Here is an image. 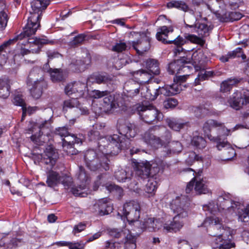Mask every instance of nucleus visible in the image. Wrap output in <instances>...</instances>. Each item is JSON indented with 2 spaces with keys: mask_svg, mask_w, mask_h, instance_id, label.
I'll use <instances>...</instances> for the list:
<instances>
[{
  "mask_svg": "<svg viewBox=\"0 0 249 249\" xmlns=\"http://www.w3.org/2000/svg\"><path fill=\"white\" fill-rule=\"evenodd\" d=\"M149 171H150V177L154 178L155 176L162 174L164 169V163L161 160H155L149 162Z\"/></svg>",
  "mask_w": 249,
  "mask_h": 249,
  "instance_id": "393cba45",
  "label": "nucleus"
},
{
  "mask_svg": "<svg viewBox=\"0 0 249 249\" xmlns=\"http://www.w3.org/2000/svg\"><path fill=\"white\" fill-rule=\"evenodd\" d=\"M182 150L181 143L178 141H174L170 143L167 153L168 155L176 154L180 153Z\"/></svg>",
  "mask_w": 249,
  "mask_h": 249,
  "instance_id": "79ce46f5",
  "label": "nucleus"
},
{
  "mask_svg": "<svg viewBox=\"0 0 249 249\" xmlns=\"http://www.w3.org/2000/svg\"><path fill=\"white\" fill-rule=\"evenodd\" d=\"M186 217H182L181 215L176 214L173 217V221L170 224H165L163 230L167 232H176L180 230L183 226L184 219Z\"/></svg>",
  "mask_w": 249,
  "mask_h": 249,
  "instance_id": "6ab92c4d",
  "label": "nucleus"
},
{
  "mask_svg": "<svg viewBox=\"0 0 249 249\" xmlns=\"http://www.w3.org/2000/svg\"><path fill=\"white\" fill-rule=\"evenodd\" d=\"M77 84L76 82L68 84L65 88V91L67 95L70 96L72 93L77 91Z\"/></svg>",
  "mask_w": 249,
  "mask_h": 249,
  "instance_id": "bf43d9fd",
  "label": "nucleus"
},
{
  "mask_svg": "<svg viewBox=\"0 0 249 249\" xmlns=\"http://www.w3.org/2000/svg\"><path fill=\"white\" fill-rule=\"evenodd\" d=\"M160 135V126L155 125L150 127L142 135V140L152 148L157 149L161 146Z\"/></svg>",
  "mask_w": 249,
  "mask_h": 249,
  "instance_id": "f8f14e48",
  "label": "nucleus"
},
{
  "mask_svg": "<svg viewBox=\"0 0 249 249\" xmlns=\"http://www.w3.org/2000/svg\"><path fill=\"white\" fill-rule=\"evenodd\" d=\"M132 173L127 172L126 170L123 169H119L115 171L114 177L119 182H125L130 179V175Z\"/></svg>",
  "mask_w": 249,
  "mask_h": 249,
  "instance_id": "37998d69",
  "label": "nucleus"
},
{
  "mask_svg": "<svg viewBox=\"0 0 249 249\" xmlns=\"http://www.w3.org/2000/svg\"><path fill=\"white\" fill-rule=\"evenodd\" d=\"M168 6L177 8L184 12H186L189 10L188 6L182 1H172L168 3Z\"/></svg>",
  "mask_w": 249,
  "mask_h": 249,
  "instance_id": "09e8293b",
  "label": "nucleus"
},
{
  "mask_svg": "<svg viewBox=\"0 0 249 249\" xmlns=\"http://www.w3.org/2000/svg\"><path fill=\"white\" fill-rule=\"evenodd\" d=\"M46 0H33L31 3L32 10L30 11V16L28 17L27 23L24 28L23 39L34 35L40 26V19L42 12L46 7H44Z\"/></svg>",
  "mask_w": 249,
  "mask_h": 249,
  "instance_id": "39448f33",
  "label": "nucleus"
},
{
  "mask_svg": "<svg viewBox=\"0 0 249 249\" xmlns=\"http://www.w3.org/2000/svg\"><path fill=\"white\" fill-rule=\"evenodd\" d=\"M140 85L134 80L127 81L124 85V93L127 97H133L139 92Z\"/></svg>",
  "mask_w": 249,
  "mask_h": 249,
  "instance_id": "4be33fe9",
  "label": "nucleus"
},
{
  "mask_svg": "<svg viewBox=\"0 0 249 249\" xmlns=\"http://www.w3.org/2000/svg\"><path fill=\"white\" fill-rule=\"evenodd\" d=\"M97 205L99 208V213L101 215L108 214L113 210L112 204L108 198H104L99 200Z\"/></svg>",
  "mask_w": 249,
  "mask_h": 249,
  "instance_id": "5701e85b",
  "label": "nucleus"
},
{
  "mask_svg": "<svg viewBox=\"0 0 249 249\" xmlns=\"http://www.w3.org/2000/svg\"><path fill=\"white\" fill-rule=\"evenodd\" d=\"M238 219L242 222H248L249 221V204L245 208L242 209L237 213Z\"/></svg>",
  "mask_w": 249,
  "mask_h": 249,
  "instance_id": "a18cd8bd",
  "label": "nucleus"
},
{
  "mask_svg": "<svg viewBox=\"0 0 249 249\" xmlns=\"http://www.w3.org/2000/svg\"><path fill=\"white\" fill-rule=\"evenodd\" d=\"M42 157V162L49 165L51 169L55 165L58 158V154L52 145H48Z\"/></svg>",
  "mask_w": 249,
  "mask_h": 249,
  "instance_id": "dca6fc26",
  "label": "nucleus"
},
{
  "mask_svg": "<svg viewBox=\"0 0 249 249\" xmlns=\"http://www.w3.org/2000/svg\"><path fill=\"white\" fill-rule=\"evenodd\" d=\"M133 76L142 82H147L152 79L154 75L147 70H140L132 72Z\"/></svg>",
  "mask_w": 249,
  "mask_h": 249,
  "instance_id": "c756f323",
  "label": "nucleus"
},
{
  "mask_svg": "<svg viewBox=\"0 0 249 249\" xmlns=\"http://www.w3.org/2000/svg\"><path fill=\"white\" fill-rule=\"evenodd\" d=\"M118 130L119 134L107 136L99 139L98 144L99 150L102 152H96L94 150H88L84 155L87 166L92 171H107L109 169L108 154L117 155L124 146V137L130 139L135 137L139 132V128L134 124L126 123L120 124Z\"/></svg>",
  "mask_w": 249,
  "mask_h": 249,
  "instance_id": "f257e3e1",
  "label": "nucleus"
},
{
  "mask_svg": "<svg viewBox=\"0 0 249 249\" xmlns=\"http://www.w3.org/2000/svg\"><path fill=\"white\" fill-rule=\"evenodd\" d=\"M109 91L107 90L100 91L99 90H93L91 91L90 96L95 99L101 98L107 95Z\"/></svg>",
  "mask_w": 249,
  "mask_h": 249,
  "instance_id": "680f3d73",
  "label": "nucleus"
},
{
  "mask_svg": "<svg viewBox=\"0 0 249 249\" xmlns=\"http://www.w3.org/2000/svg\"><path fill=\"white\" fill-rule=\"evenodd\" d=\"M46 53L49 60L57 58L60 55L58 53L53 51H48Z\"/></svg>",
  "mask_w": 249,
  "mask_h": 249,
  "instance_id": "774afa93",
  "label": "nucleus"
},
{
  "mask_svg": "<svg viewBox=\"0 0 249 249\" xmlns=\"http://www.w3.org/2000/svg\"><path fill=\"white\" fill-rule=\"evenodd\" d=\"M89 80H91V82L97 83L98 84L102 83H107L111 81V78L107 75H102L100 74H94L90 76Z\"/></svg>",
  "mask_w": 249,
  "mask_h": 249,
  "instance_id": "c03bdc74",
  "label": "nucleus"
},
{
  "mask_svg": "<svg viewBox=\"0 0 249 249\" xmlns=\"http://www.w3.org/2000/svg\"><path fill=\"white\" fill-rule=\"evenodd\" d=\"M189 200L185 196H177L170 203L171 209L175 214L181 215L182 217H187L188 212L187 208Z\"/></svg>",
  "mask_w": 249,
  "mask_h": 249,
  "instance_id": "ddd939ff",
  "label": "nucleus"
},
{
  "mask_svg": "<svg viewBox=\"0 0 249 249\" xmlns=\"http://www.w3.org/2000/svg\"><path fill=\"white\" fill-rule=\"evenodd\" d=\"M239 82V80L237 78H228L221 83L220 90L222 92H227L230 91L232 87Z\"/></svg>",
  "mask_w": 249,
  "mask_h": 249,
  "instance_id": "f704fd0d",
  "label": "nucleus"
},
{
  "mask_svg": "<svg viewBox=\"0 0 249 249\" xmlns=\"http://www.w3.org/2000/svg\"><path fill=\"white\" fill-rule=\"evenodd\" d=\"M147 183L145 186V192L147 193L151 194L154 192L157 188L158 183L155 180L156 178L149 177Z\"/></svg>",
  "mask_w": 249,
  "mask_h": 249,
  "instance_id": "de8ad7c7",
  "label": "nucleus"
},
{
  "mask_svg": "<svg viewBox=\"0 0 249 249\" xmlns=\"http://www.w3.org/2000/svg\"><path fill=\"white\" fill-rule=\"evenodd\" d=\"M159 95L158 86L151 85L146 88V91L144 93V96L147 100L153 101L155 100Z\"/></svg>",
  "mask_w": 249,
  "mask_h": 249,
  "instance_id": "473e14b6",
  "label": "nucleus"
},
{
  "mask_svg": "<svg viewBox=\"0 0 249 249\" xmlns=\"http://www.w3.org/2000/svg\"><path fill=\"white\" fill-rule=\"evenodd\" d=\"M160 137L161 141V146L169 143L171 140L172 136L170 132L163 126H160Z\"/></svg>",
  "mask_w": 249,
  "mask_h": 249,
  "instance_id": "a19ab883",
  "label": "nucleus"
},
{
  "mask_svg": "<svg viewBox=\"0 0 249 249\" xmlns=\"http://www.w3.org/2000/svg\"><path fill=\"white\" fill-rule=\"evenodd\" d=\"M192 60L196 70L204 69L207 57L202 51H196L193 53Z\"/></svg>",
  "mask_w": 249,
  "mask_h": 249,
  "instance_id": "b1692460",
  "label": "nucleus"
},
{
  "mask_svg": "<svg viewBox=\"0 0 249 249\" xmlns=\"http://www.w3.org/2000/svg\"><path fill=\"white\" fill-rule=\"evenodd\" d=\"M55 133L56 135L60 136L62 138L67 137L70 135L68 128L66 126L56 128L55 131Z\"/></svg>",
  "mask_w": 249,
  "mask_h": 249,
  "instance_id": "e2e57ef3",
  "label": "nucleus"
},
{
  "mask_svg": "<svg viewBox=\"0 0 249 249\" xmlns=\"http://www.w3.org/2000/svg\"><path fill=\"white\" fill-rule=\"evenodd\" d=\"M241 204L232 200L229 194L224 193L217 198V208L218 211L224 215L231 214L236 209H240Z\"/></svg>",
  "mask_w": 249,
  "mask_h": 249,
  "instance_id": "9d476101",
  "label": "nucleus"
},
{
  "mask_svg": "<svg viewBox=\"0 0 249 249\" xmlns=\"http://www.w3.org/2000/svg\"><path fill=\"white\" fill-rule=\"evenodd\" d=\"M133 47L138 53L142 54L149 49L150 42L146 38H141L137 42H133Z\"/></svg>",
  "mask_w": 249,
  "mask_h": 249,
  "instance_id": "cd10ccee",
  "label": "nucleus"
},
{
  "mask_svg": "<svg viewBox=\"0 0 249 249\" xmlns=\"http://www.w3.org/2000/svg\"><path fill=\"white\" fill-rule=\"evenodd\" d=\"M146 68L153 75L160 73L159 63L157 60L149 59L146 61Z\"/></svg>",
  "mask_w": 249,
  "mask_h": 249,
  "instance_id": "e433bc0d",
  "label": "nucleus"
},
{
  "mask_svg": "<svg viewBox=\"0 0 249 249\" xmlns=\"http://www.w3.org/2000/svg\"><path fill=\"white\" fill-rule=\"evenodd\" d=\"M48 122V121L45 120L39 124L36 123L31 124V126L27 130V133L33 134L31 136V139L35 143L41 145L44 142L45 140L43 138L44 136L41 130L45 127Z\"/></svg>",
  "mask_w": 249,
  "mask_h": 249,
  "instance_id": "2eb2a0df",
  "label": "nucleus"
},
{
  "mask_svg": "<svg viewBox=\"0 0 249 249\" xmlns=\"http://www.w3.org/2000/svg\"><path fill=\"white\" fill-rule=\"evenodd\" d=\"M13 103L16 106L22 107L23 114L22 119H23V117L25 116L26 113V108L24 107L25 103L22 96L20 95H16L14 98Z\"/></svg>",
  "mask_w": 249,
  "mask_h": 249,
  "instance_id": "4d7b16f0",
  "label": "nucleus"
},
{
  "mask_svg": "<svg viewBox=\"0 0 249 249\" xmlns=\"http://www.w3.org/2000/svg\"><path fill=\"white\" fill-rule=\"evenodd\" d=\"M228 102L232 108L238 110L244 104L249 103V96H245L243 98L241 93L237 91L232 95Z\"/></svg>",
  "mask_w": 249,
  "mask_h": 249,
  "instance_id": "a211bd4d",
  "label": "nucleus"
},
{
  "mask_svg": "<svg viewBox=\"0 0 249 249\" xmlns=\"http://www.w3.org/2000/svg\"><path fill=\"white\" fill-rule=\"evenodd\" d=\"M109 234L110 236L115 238H120L121 237H126L125 234L121 230L116 229H111L109 231Z\"/></svg>",
  "mask_w": 249,
  "mask_h": 249,
  "instance_id": "0e129e2a",
  "label": "nucleus"
},
{
  "mask_svg": "<svg viewBox=\"0 0 249 249\" xmlns=\"http://www.w3.org/2000/svg\"><path fill=\"white\" fill-rule=\"evenodd\" d=\"M23 35L19 34L12 39L3 42L0 46V64L6 62L7 59L6 50L11 44L19 40L16 50V53L14 56V61L18 58H22L25 55L32 53H39L42 46L44 44H53V41L48 40L46 37L29 38L22 40Z\"/></svg>",
  "mask_w": 249,
  "mask_h": 249,
  "instance_id": "f03ea898",
  "label": "nucleus"
},
{
  "mask_svg": "<svg viewBox=\"0 0 249 249\" xmlns=\"http://www.w3.org/2000/svg\"><path fill=\"white\" fill-rule=\"evenodd\" d=\"M42 71L38 68H34L29 73L27 84L32 96L35 99L39 98L46 83L42 77Z\"/></svg>",
  "mask_w": 249,
  "mask_h": 249,
  "instance_id": "0eeeda50",
  "label": "nucleus"
},
{
  "mask_svg": "<svg viewBox=\"0 0 249 249\" xmlns=\"http://www.w3.org/2000/svg\"><path fill=\"white\" fill-rule=\"evenodd\" d=\"M10 80L7 78L0 79V97L7 98L10 95Z\"/></svg>",
  "mask_w": 249,
  "mask_h": 249,
  "instance_id": "7c9ffc66",
  "label": "nucleus"
},
{
  "mask_svg": "<svg viewBox=\"0 0 249 249\" xmlns=\"http://www.w3.org/2000/svg\"><path fill=\"white\" fill-rule=\"evenodd\" d=\"M178 104V100L174 98H169L163 102V105L164 108H173Z\"/></svg>",
  "mask_w": 249,
  "mask_h": 249,
  "instance_id": "052dcab7",
  "label": "nucleus"
},
{
  "mask_svg": "<svg viewBox=\"0 0 249 249\" xmlns=\"http://www.w3.org/2000/svg\"><path fill=\"white\" fill-rule=\"evenodd\" d=\"M242 15L239 12H231L229 13H226L220 18V21L222 22H229L238 20L241 18Z\"/></svg>",
  "mask_w": 249,
  "mask_h": 249,
  "instance_id": "ea45409f",
  "label": "nucleus"
},
{
  "mask_svg": "<svg viewBox=\"0 0 249 249\" xmlns=\"http://www.w3.org/2000/svg\"><path fill=\"white\" fill-rule=\"evenodd\" d=\"M79 179L80 180V184H79V197H85L89 193L88 189L89 179L82 167H79Z\"/></svg>",
  "mask_w": 249,
  "mask_h": 249,
  "instance_id": "f3484780",
  "label": "nucleus"
},
{
  "mask_svg": "<svg viewBox=\"0 0 249 249\" xmlns=\"http://www.w3.org/2000/svg\"><path fill=\"white\" fill-rule=\"evenodd\" d=\"M103 106L105 108L104 111L105 112H108L112 108H116L114 96L110 94L109 92L108 94L105 96L103 99Z\"/></svg>",
  "mask_w": 249,
  "mask_h": 249,
  "instance_id": "c9c22d12",
  "label": "nucleus"
},
{
  "mask_svg": "<svg viewBox=\"0 0 249 249\" xmlns=\"http://www.w3.org/2000/svg\"><path fill=\"white\" fill-rule=\"evenodd\" d=\"M72 178L68 175L63 174L60 176L57 172L50 171L47 174L46 183L50 187H54L61 183L65 189L71 188V193L75 196H78V189L71 187L72 185Z\"/></svg>",
  "mask_w": 249,
  "mask_h": 249,
  "instance_id": "6e6552de",
  "label": "nucleus"
},
{
  "mask_svg": "<svg viewBox=\"0 0 249 249\" xmlns=\"http://www.w3.org/2000/svg\"><path fill=\"white\" fill-rule=\"evenodd\" d=\"M158 221L154 218H149L145 220L141 226V229L147 230L149 231H155L157 229H159V227L157 225Z\"/></svg>",
  "mask_w": 249,
  "mask_h": 249,
  "instance_id": "58836bf2",
  "label": "nucleus"
},
{
  "mask_svg": "<svg viewBox=\"0 0 249 249\" xmlns=\"http://www.w3.org/2000/svg\"><path fill=\"white\" fill-rule=\"evenodd\" d=\"M230 59L234 58L236 57H241L243 60L246 59V55L242 51V49L240 47L236 48L235 50L228 53Z\"/></svg>",
  "mask_w": 249,
  "mask_h": 249,
  "instance_id": "864d4df0",
  "label": "nucleus"
},
{
  "mask_svg": "<svg viewBox=\"0 0 249 249\" xmlns=\"http://www.w3.org/2000/svg\"><path fill=\"white\" fill-rule=\"evenodd\" d=\"M126 48V45L124 42L117 43L112 48V51L117 53L122 52Z\"/></svg>",
  "mask_w": 249,
  "mask_h": 249,
  "instance_id": "69168bd1",
  "label": "nucleus"
},
{
  "mask_svg": "<svg viewBox=\"0 0 249 249\" xmlns=\"http://www.w3.org/2000/svg\"><path fill=\"white\" fill-rule=\"evenodd\" d=\"M191 143L193 145L199 149L204 148L206 145V142L201 136H194L192 140Z\"/></svg>",
  "mask_w": 249,
  "mask_h": 249,
  "instance_id": "49530a36",
  "label": "nucleus"
},
{
  "mask_svg": "<svg viewBox=\"0 0 249 249\" xmlns=\"http://www.w3.org/2000/svg\"><path fill=\"white\" fill-rule=\"evenodd\" d=\"M149 162L139 163L136 169V175L142 179H145L150 177Z\"/></svg>",
  "mask_w": 249,
  "mask_h": 249,
  "instance_id": "a878e982",
  "label": "nucleus"
},
{
  "mask_svg": "<svg viewBox=\"0 0 249 249\" xmlns=\"http://www.w3.org/2000/svg\"><path fill=\"white\" fill-rule=\"evenodd\" d=\"M168 125L169 127L175 131H179L182 128L185 124L184 123H180L175 120L168 119L167 120Z\"/></svg>",
  "mask_w": 249,
  "mask_h": 249,
  "instance_id": "5fc2aeb1",
  "label": "nucleus"
},
{
  "mask_svg": "<svg viewBox=\"0 0 249 249\" xmlns=\"http://www.w3.org/2000/svg\"><path fill=\"white\" fill-rule=\"evenodd\" d=\"M192 110L194 112L195 116L197 117H201L207 115L209 111L204 106H199L193 107Z\"/></svg>",
  "mask_w": 249,
  "mask_h": 249,
  "instance_id": "6e6d98bb",
  "label": "nucleus"
},
{
  "mask_svg": "<svg viewBox=\"0 0 249 249\" xmlns=\"http://www.w3.org/2000/svg\"><path fill=\"white\" fill-rule=\"evenodd\" d=\"M140 205L135 201L132 200L126 202L123 207V214L129 224L136 223L138 224V219L140 216Z\"/></svg>",
  "mask_w": 249,
  "mask_h": 249,
  "instance_id": "9b49d317",
  "label": "nucleus"
},
{
  "mask_svg": "<svg viewBox=\"0 0 249 249\" xmlns=\"http://www.w3.org/2000/svg\"><path fill=\"white\" fill-rule=\"evenodd\" d=\"M159 94L169 96L179 93L181 90L180 85L174 83L172 85H165L162 87H158Z\"/></svg>",
  "mask_w": 249,
  "mask_h": 249,
  "instance_id": "aec40b11",
  "label": "nucleus"
},
{
  "mask_svg": "<svg viewBox=\"0 0 249 249\" xmlns=\"http://www.w3.org/2000/svg\"><path fill=\"white\" fill-rule=\"evenodd\" d=\"M195 190L198 194H206L209 192L205 180L202 179H195Z\"/></svg>",
  "mask_w": 249,
  "mask_h": 249,
  "instance_id": "4c0bfd02",
  "label": "nucleus"
},
{
  "mask_svg": "<svg viewBox=\"0 0 249 249\" xmlns=\"http://www.w3.org/2000/svg\"><path fill=\"white\" fill-rule=\"evenodd\" d=\"M106 189L110 192L116 193L120 197L123 195V189L119 186L114 184H106Z\"/></svg>",
  "mask_w": 249,
  "mask_h": 249,
  "instance_id": "603ef678",
  "label": "nucleus"
},
{
  "mask_svg": "<svg viewBox=\"0 0 249 249\" xmlns=\"http://www.w3.org/2000/svg\"><path fill=\"white\" fill-rule=\"evenodd\" d=\"M125 249H135L136 238L131 234H128L125 239Z\"/></svg>",
  "mask_w": 249,
  "mask_h": 249,
  "instance_id": "3c124183",
  "label": "nucleus"
},
{
  "mask_svg": "<svg viewBox=\"0 0 249 249\" xmlns=\"http://www.w3.org/2000/svg\"><path fill=\"white\" fill-rule=\"evenodd\" d=\"M221 221V219L213 216L207 217L204 224L205 226L210 225V231H219L210 234L215 237V244L219 245L213 249H231L235 247L234 243L232 242L231 231L230 228L222 226Z\"/></svg>",
  "mask_w": 249,
  "mask_h": 249,
  "instance_id": "7ed1b4c3",
  "label": "nucleus"
},
{
  "mask_svg": "<svg viewBox=\"0 0 249 249\" xmlns=\"http://www.w3.org/2000/svg\"><path fill=\"white\" fill-rule=\"evenodd\" d=\"M172 32L173 29L171 27L165 26L160 27L157 30L156 38L159 41L166 44H184L185 43V40L180 36L173 40H167L168 34Z\"/></svg>",
  "mask_w": 249,
  "mask_h": 249,
  "instance_id": "4468645a",
  "label": "nucleus"
},
{
  "mask_svg": "<svg viewBox=\"0 0 249 249\" xmlns=\"http://www.w3.org/2000/svg\"><path fill=\"white\" fill-rule=\"evenodd\" d=\"M213 72L212 71H206L204 69L200 71L198 74L197 77L195 80L196 85L199 84V81L207 79L213 75Z\"/></svg>",
  "mask_w": 249,
  "mask_h": 249,
  "instance_id": "8fccbe9b",
  "label": "nucleus"
},
{
  "mask_svg": "<svg viewBox=\"0 0 249 249\" xmlns=\"http://www.w3.org/2000/svg\"><path fill=\"white\" fill-rule=\"evenodd\" d=\"M47 72L49 73L51 79L53 82L62 81L64 79V71L61 69L49 68Z\"/></svg>",
  "mask_w": 249,
  "mask_h": 249,
  "instance_id": "2f4dec72",
  "label": "nucleus"
},
{
  "mask_svg": "<svg viewBox=\"0 0 249 249\" xmlns=\"http://www.w3.org/2000/svg\"><path fill=\"white\" fill-rule=\"evenodd\" d=\"M120 247V244L118 242L112 243L107 241L106 243V249H119Z\"/></svg>",
  "mask_w": 249,
  "mask_h": 249,
  "instance_id": "338daca9",
  "label": "nucleus"
},
{
  "mask_svg": "<svg viewBox=\"0 0 249 249\" xmlns=\"http://www.w3.org/2000/svg\"><path fill=\"white\" fill-rule=\"evenodd\" d=\"M137 111L141 119L149 124L157 123L163 117L162 114L152 105H140L137 107Z\"/></svg>",
  "mask_w": 249,
  "mask_h": 249,
  "instance_id": "1a4fd4ad",
  "label": "nucleus"
},
{
  "mask_svg": "<svg viewBox=\"0 0 249 249\" xmlns=\"http://www.w3.org/2000/svg\"><path fill=\"white\" fill-rule=\"evenodd\" d=\"M82 55L79 62V71H83L88 69L91 64V56L89 51L84 49Z\"/></svg>",
  "mask_w": 249,
  "mask_h": 249,
  "instance_id": "bb28decb",
  "label": "nucleus"
},
{
  "mask_svg": "<svg viewBox=\"0 0 249 249\" xmlns=\"http://www.w3.org/2000/svg\"><path fill=\"white\" fill-rule=\"evenodd\" d=\"M213 128L217 129L219 134L222 135H228L230 130L225 128L224 124L214 120H209L203 124V130L207 137L211 141H213L217 142L216 147L219 150L222 148H226L224 150V160H230L236 155L235 150L230 147L229 144L226 142H220L219 137H213L210 134L211 129Z\"/></svg>",
  "mask_w": 249,
  "mask_h": 249,
  "instance_id": "20e7f679",
  "label": "nucleus"
},
{
  "mask_svg": "<svg viewBox=\"0 0 249 249\" xmlns=\"http://www.w3.org/2000/svg\"><path fill=\"white\" fill-rule=\"evenodd\" d=\"M187 63V61L184 58L172 62L168 65V71L171 74L179 73L180 71H184L185 69L188 68L184 65Z\"/></svg>",
  "mask_w": 249,
  "mask_h": 249,
  "instance_id": "412c9836",
  "label": "nucleus"
},
{
  "mask_svg": "<svg viewBox=\"0 0 249 249\" xmlns=\"http://www.w3.org/2000/svg\"><path fill=\"white\" fill-rule=\"evenodd\" d=\"M5 9V2L3 0H0V31L5 28L8 21V16Z\"/></svg>",
  "mask_w": 249,
  "mask_h": 249,
  "instance_id": "72a5a7b5",
  "label": "nucleus"
},
{
  "mask_svg": "<svg viewBox=\"0 0 249 249\" xmlns=\"http://www.w3.org/2000/svg\"><path fill=\"white\" fill-rule=\"evenodd\" d=\"M68 45L71 48L76 47L78 45V34L72 32L68 36Z\"/></svg>",
  "mask_w": 249,
  "mask_h": 249,
  "instance_id": "13d9d810",
  "label": "nucleus"
},
{
  "mask_svg": "<svg viewBox=\"0 0 249 249\" xmlns=\"http://www.w3.org/2000/svg\"><path fill=\"white\" fill-rule=\"evenodd\" d=\"M71 137L72 140H70L69 141L64 139V138H62V146L64 150L66 151L68 154L76 155L77 153V150L74 148L73 146L76 142L77 138L74 135H71Z\"/></svg>",
  "mask_w": 249,
  "mask_h": 249,
  "instance_id": "c85d7f7f",
  "label": "nucleus"
},
{
  "mask_svg": "<svg viewBox=\"0 0 249 249\" xmlns=\"http://www.w3.org/2000/svg\"><path fill=\"white\" fill-rule=\"evenodd\" d=\"M213 27L212 25H208L204 23L196 22L195 25L185 23V29L187 31L191 33L196 32L199 36L188 33H185L184 36L185 39L191 42L202 47L205 43L203 38L210 35Z\"/></svg>",
  "mask_w": 249,
  "mask_h": 249,
  "instance_id": "423d86ee",
  "label": "nucleus"
}]
</instances>
